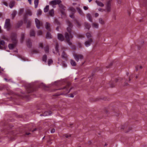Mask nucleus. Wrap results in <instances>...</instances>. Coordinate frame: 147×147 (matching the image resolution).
Wrapping results in <instances>:
<instances>
[{"label": "nucleus", "instance_id": "1", "mask_svg": "<svg viewBox=\"0 0 147 147\" xmlns=\"http://www.w3.org/2000/svg\"><path fill=\"white\" fill-rule=\"evenodd\" d=\"M67 24L68 27L67 28V30L69 32V34L66 32H65V36L67 43L69 45H72V43L70 41V38H73V36L71 34V30L73 26L72 24L69 21L67 22Z\"/></svg>", "mask_w": 147, "mask_h": 147}, {"label": "nucleus", "instance_id": "2", "mask_svg": "<svg viewBox=\"0 0 147 147\" xmlns=\"http://www.w3.org/2000/svg\"><path fill=\"white\" fill-rule=\"evenodd\" d=\"M61 2V0H53L49 2V4L53 8L56 7L57 4H59Z\"/></svg>", "mask_w": 147, "mask_h": 147}, {"label": "nucleus", "instance_id": "3", "mask_svg": "<svg viewBox=\"0 0 147 147\" xmlns=\"http://www.w3.org/2000/svg\"><path fill=\"white\" fill-rule=\"evenodd\" d=\"M111 0H109L107 1L106 3L105 10L108 12H110L111 11Z\"/></svg>", "mask_w": 147, "mask_h": 147}, {"label": "nucleus", "instance_id": "4", "mask_svg": "<svg viewBox=\"0 0 147 147\" xmlns=\"http://www.w3.org/2000/svg\"><path fill=\"white\" fill-rule=\"evenodd\" d=\"M74 57V59L75 60L77 61H78L80 59V60H82L83 59L84 57L83 55L81 54H74L73 55Z\"/></svg>", "mask_w": 147, "mask_h": 147}, {"label": "nucleus", "instance_id": "5", "mask_svg": "<svg viewBox=\"0 0 147 147\" xmlns=\"http://www.w3.org/2000/svg\"><path fill=\"white\" fill-rule=\"evenodd\" d=\"M10 20L9 19H7L5 22L4 27L8 30L10 28Z\"/></svg>", "mask_w": 147, "mask_h": 147}, {"label": "nucleus", "instance_id": "6", "mask_svg": "<svg viewBox=\"0 0 147 147\" xmlns=\"http://www.w3.org/2000/svg\"><path fill=\"white\" fill-rule=\"evenodd\" d=\"M35 22L36 27L39 29L42 26V22H40L38 19L36 18Z\"/></svg>", "mask_w": 147, "mask_h": 147}, {"label": "nucleus", "instance_id": "7", "mask_svg": "<svg viewBox=\"0 0 147 147\" xmlns=\"http://www.w3.org/2000/svg\"><path fill=\"white\" fill-rule=\"evenodd\" d=\"M93 42L92 38H91L88 40L84 42V44L86 46L88 47L90 46V45Z\"/></svg>", "mask_w": 147, "mask_h": 147}, {"label": "nucleus", "instance_id": "8", "mask_svg": "<svg viewBox=\"0 0 147 147\" xmlns=\"http://www.w3.org/2000/svg\"><path fill=\"white\" fill-rule=\"evenodd\" d=\"M58 5L62 14L63 15H65V13L64 10H65V7L62 4H60V3Z\"/></svg>", "mask_w": 147, "mask_h": 147}, {"label": "nucleus", "instance_id": "9", "mask_svg": "<svg viewBox=\"0 0 147 147\" xmlns=\"http://www.w3.org/2000/svg\"><path fill=\"white\" fill-rule=\"evenodd\" d=\"M57 37L58 39L60 41H63L64 40V36L63 35L61 34H58Z\"/></svg>", "mask_w": 147, "mask_h": 147}, {"label": "nucleus", "instance_id": "10", "mask_svg": "<svg viewBox=\"0 0 147 147\" xmlns=\"http://www.w3.org/2000/svg\"><path fill=\"white\" fill-rule=\"evenodd\" d=\"M51 114V111H46L43 114H40V116H49Z\"/></svg>", "mask_w": 147, "mask_h": 147}, {"label": "nucleus", "instance_id": "11", "mask_svg": "<svg viewBox=\"0 0 147 147\" xmlns=\"http://www.w3.org/2000/svg\"><path fill=\"white\" fill-rule=\"evenodd\" d=\"M24 21L28 24V25H27V27L29 28L31 24V21L30 20H28L26 18H25Z\"/></svg>", "mask_w": 147, "mask_h": 147}, {"label": "nucleus", "instance_id": "12", "mask_svg": "<svg viewBox=\"0 0 147 147\" xmlns=\"http://www.w3.org/2000/svg\"><path fill=\"white\" fill-rule=\"evenodd\" d=\"M62 57L64 59H66L68 57V56L67 54L65 53L64 51L63 50L62 51Z\"/></svg>", "mask_w": 147, "mask_h": 147}, {"label": "nucleus", "instance_id": "13", "mask_svg": "<svg viewBox=\"0 0 147 147\" xmlns=\"http://www.w3.org/2000/svg\"><path fill=\"white\" fill-rule=\"evenodd\" d=\"M70 85V84H67V85L66 86L64 87L63 88V89H66L67 94L69 93L70 92V90H71L72 88H71L69 90H68V87Z\"/></svg>", "mask_w": 147, "mask_h": 147}, {"label": "nucleus", "instance_id": "14", "mask_svg": "<svg viewBox=\"0 0 147 147\" xmlns=\"http://www.w3.org/2000/svg\"><path fill=\"white\" fill-rule=\"evenodd\" d=\"M92 26L93 28H98L99 25L97 23H93L92 24Z\"/></svg>", "mask_w": 147, "mask_h": 147}, {"label": "nucleus", "instance_id": "15", "mask_svg": "<svg viewBox=\"0 0 147 147\" xmlns=\"http://www.w3.org/2000/svg\"><path fill=\"white\" fill-rule=\"evenodd\" d=\"M49 15L53 17L54 15V12L53 9L51 10L49 12Z\"/></svg>", "mask_w": 147, "mask_h": 147}, {"label": "nucleus", "instance_id": "16", "mask_svg": "<svg viewBox=\"0 0 147 147\" xmlns=\"http://www.w3.org/2000/svg\"><path fill=\"white\" fill-rule=\"evenodd\" d=\"M46 37L48 39H51L52 38V36L50 33L49 32H47L46 34Z\"/></svg>", "mask_w": 147, "mask_h": 147}, {"label": "nucleus", "instance_id": "17", "mask_svg": "<svg viewBox=\"0 0 147 147\" xmlns=\"http://www.w3.org/2000/svg\"><path fill=\"white\" fill-rule=\"evenodd\" d=\"M96 2L98 6L100 7H103L104 5V4L98 1H96Z\"/></svg>", "mask_w": 147, "mask_h": 147}, {"label": "nucleus", "instance_id": "18", "mask_svg": "<svg viewBox=\"0 0 147 147\" xmlns=\"http://www.w3.org/2000/svg\"><path fill=\"white\" fill-rule=\"evenodd\" d=\"M87 17L89 21L92 22V21L91 16L90 13H88L87 14Z\"/></svg>", "mask_w": 147, "mask_h": 147}, {"label": "nucleus", "instance_id": "19", "mask_svg": "<svg viewBox=\"0 0 147 147\" xmlns=\"http://www.w3.org/2000/svg\"><path fill=\"white\" fill-rule=\"evenodd\" d=\"M38 3H39V0H34V7L35 8H36L38 7Z\"/></svg>", "mask_w": 147, "mask_h": 147}, {"label": "nucleus", "instance_id": "20", "mask_svg": "<svg viewBox=\"0 0 147 147\" xmlns=\"http://www.w3.org/2000/svg\"><path fill=\"white\" fill-rule=\"evenodd\" d=\"M5 44V42L3 40H1L0 41V49H3V47L1 46V45L2 46H4Z\"/></svg>", "mask_w": 147, "mask_h": 147}, {"label": "nucleus", "instance_id": "21", "mask_svg": "<svg viewBox=\"0 0 147 147\" xmlns=\"http://www.w3.org/2000/svg\"><path fill=\"white\" fill-rule=\"evenodd\" d=\"M15 2L13 1H11L9 4V7L11 8H12L14 5Z\"/></svg>", "mask_w": 147, "mask_h": 147}, {"label": "nucleus", "instance_id": "22", "mask_svg": "<svg viewBox=\"0 0 147 147\" xmlns=\"http://www.w3.org/2000/svg\"><path fill=\"white\" fill-rule=\"evenodd\" d=\"M84 26L86 28L89 29L90 27V24L87 22L84 23Z\"/></svg>", "mask_w": 147, "mask_h": 147}, {"label": "nucleus", "instance_id": "23", "mask_svg": "<svg viewBox=\"0 0 147 147\" xmlns=\"http://www.w3.org/2000/svg\"><path fill=\"white\" fill-rule=\"evenodd\" d=\"M17 13V12L16 11H13L11 15V17L12 19H13Z\"/></svg>", "mask_w": 147, "mask_h": 147}, {"label": "nucleus", "instance_id": "24", "mask_svg": "<svg viewBox=\"0 0 147 147\" xmlns=\"http://www.w3.org/2000/svg\"><path fill=\"white\" fill-rule=\"evenodd\" d=\"M50 25L49 23L47 22L45 25V28H46L48 30H50Z\"/></svg>", "mask_w": 147, "mask_h": 147}, {"label": "nucleus", "instance_id": "25", "mask_svg": "<svg viewBox=\"0 0 147 147\" xmlns=\"http://www.w3.org/2000/svg\"><path fill=\"white\" fill-rule=\"evenodd\" d=\"M98 20L99 23L100 24L102 25H104L105 24V22L104 21L102 18H100Z\"/></svg>", "mask_w": 147, "mask_h": 147}, {"label": "nucleus", "instance_id": "26", "mask_svg": "<svg viewBox=\"0 0 147 147\" xmlns=\"http://www.w3.org/2000/svg\"><path fill=\"white\" fill-rule=\"evenodd\" d=\"M70 63L71 65L73 66H75L76 64L75 61L73 59L70 60Z\"/></svg>", "mask_w": 147, "mask_h": 147}, {"label": "nucleus", "instance_id": "27", "mask_svg": "<svg viewBox=\"0 0 147 147\" xmlns=\"http://www.w3.org/2000/svg\"><path fill=\"white\" fill-rule=\"evenodd\" d=\"M77 10L78 11V13L81 15H82L83 14V13L81 9L79 7L77 8Z\"/></svg>", "mask_w": 147, "mask_h": 147}, {"label": "nucleus", "instance_id": "28", "mask_svg": "<svg viewBox=\"0 0 147 147\" xmlns=\"http://www.w3.org/2000/svg\"><path fill=\"white\" fill-rule=\"evenodd\" d=\"M86 36L89 39L91 38H92V36L91 34L89 32H88L86 34Z\"/></svg>", "mask_w": 147, "mask_h": 147}, {"label": "nucleus", "instance_id": "29", "mask_svg": "<svg viewBox=\"0 0 147 147\" xmlns=\"http://www.w3.org/2000/svg\"><path fill=\"white\" fill-rule=\"evenodd\" d=\"M30 36H35V33L33 30H32L30 32Z\"/></svg>", "mask_w": 147, "mask_h": 147}, {"label": "nucleus", "instance_id": "30", "mask_svg": "<svg viewBox=\"0 0 147 147\" xmlns=\"http://www.w3.org/2000/svg\"><path fill=\"white\" fill-rule=\"evenodd\" d=\"M49 9V6L48 5H47L46 7L44 8V12H47L48 11Z\"/></svg>", "mask_w": 147, "mask_h": 147}, {"label": "nucleus", "instance_id": "31", "mask_svg": "<svg viewBox=\"0 0 147 147\" xmlns=\"http://www.w3.org/2000/svg\"><path fill=\"white\" fill-rule=\"evenodd\" d=\"M14 46L15 45L13 44H9L8 45V47L10 49H13Z\"/></svg>", "mask_w": 147, "mask_h": 147}, {"label": "nucleus", "instance_id": "32", "mask_svg": "<svg viewBox=\"0 0 147 147\" xmlns=\"http://www.w3.org/2000/svg\"><path fill=\"white\" fill-rule=\"evenodd\" d=\"M70 10L71 11V13L72 14H74L76 11V10L74 8L72 7H71L70 8Z\"/></svg>", "mask_w": 147, "mask_h": 147}, {"label": "nucleus", "instance_id": "33", "mask_svg": "<svg viewBox=\"0 0 147 147\" xmlns=\"http://www.w3.org/2000/svg\"><path fill=\"white\" fill-rule=\"evenodd\" d=\"M47 56L46 55H44L42 57V61L45 62H46L47 59Z\"/></svg>", "mask_w": 147, "mask_h": 147}, {"label": "nucleus", "instance_id": "34", "mask_svg": "<svg viewBox=\"0 0 147 147\" xmlns=\"http://www.w3.org/2000/svg\"><path fill=\"white\" fill-rule=\"evenodd\" d=\"M42 13V11H41V9H39L37 11V16H40L41 15Z\"/></svg>", "mask_w": 147, "mask_h": 147}, {"label": "nucleus", "instance_id": "35", "mask_svg": "<svg viewBox=\"0 0 147 147\" xmlns=\"http://www.w3.org/2000/svg\"><path fill=\"white\" fill-rule=\"evenodd\" d=\"M24 34H21V38L20 39V41L21 42H23L24 39Z\"/></svg>", "mask_w": 147, "mask_h": 147}, {"label": "nucleus", "instance_id": "36", "mask_svg": "<svg viewBox=\"0 0 147 147\" xmlns=\"http://www.w3.org/2000/svg\"><path fill=\"white\" fill-rule=\"evenodd\" d=\"M59 46V45L58 43H57L56 44V46L55 47V49L57 52L58 53V54L59 55H60V54L59 53V51L58 50V47Z\"/></svg>", "mask_w": 147, "mask_h": 147}, {"label": "nucleus", "instance_id": "37", "mask_svg": "<svg viewBox=\"0 0 147 147\" xmlns=\"http://www.w3.org/2000/svg\"><path fill=\"white\" fill-rule=\"evenodd\" d=\"M45 51L46 53H48L49 52V47L48 46L46 47L45 49Z\"/></svg>", "mask_w": 147, "mask_h": 147}, {"label": "nucleus", "instance_id": "38", "mask_svg": "<svg viewBox=\"0 0 147 147\" xmlns=\"http://www.w3.org/2000/svg\"><path fill=\"white\" fill-rule=\"evenodd\" d=\"M53 62V60L51 59H49L48 61V64L49 65H51Z\"/></svg>", "mask_w": 147, "mask_h": 147}, {"label": "nucleus", "instance_id": "39", "mask_svg": "<svg viewBox=\"0 0 147 147\" xmlns=\"http://www.w3.org/2000/svg\"><path fill=\"white\" fill-rule=\"evenodd\" d=\"M142 67L141 66H137L136 67V71H138V69H142Z\"/></svg>", "mask_w": 147, "mask_h": 147}, {"label": "nucleus", "instance_id": "40", "mask_svg": "<svg viewBox=\"0 0 147 147\" xmlns=\"http://www.w3.org/2000/svg\"><path fill=\"white\" fill-rule=\"evenodd\" d=\"M62 66L64 67H66L67 66V65L64 62H63L62 63Z\"/></svg>", "mask_w": 147, "mask_h": 147}, {"label": "nucleus", "instance_id": "41", "mask_svg": "<svg viewBox=\"0 0 147 147\" xmlns=\"http://www.w3.org/2000/svg\"><path fill=\"white\" fill-rule=\"evenodd\" d=\"M42 32L41 31H39L37 32V35L38 36L41 35L42 34Z\"/></svg>", "mask_w": 147, "mask_h": 147}, {"label": "nucleus", "instance_id": "42", "mask_svg": "<svg viewBox=\"0 0 147 147\" xmlns=\"http://www.w3.org/2000/svg\"><path fill=\"white\" fill-rule=\"evenodd\" d=\"M31 42L29 40H28L27 42V45L29 47H30L31 46Z\"/></svg>", "mask_w": 147, "mask_h": 147}, {"label": "nucleus", "instance_id": "43", "mask_svg": "<svg viewBox=\"0 0 147 147\" xmlns=\"http://www.w3.org/2000/svg\"><path fill=\"white\" fill-rule=\"evenodd\" d=\"M26 14L27 15H29L30 16H31L32 15V12L30 11H28Z\"/></svg>", "mask_w": 147, "mask_h": 147}, {"label": "nucleus", "instance_id": "44", "mask_svg": "<svg viewBox=\"0 0 147 147\" xmlns=\"http://www.w3.org/2000/svg\"><path fill=\"white\" fill-rule=\"evenodd\" d=\"M24 12V9H21L19 11V14H22L23 12Z\"/></svg>", "mask_w": 147, "mask_h": 147}, {"label": "nucleus", "instance_id": "45", "mask_svg": "<svg viewBox=\"0 0 147 147\" xmlns=\"http://www.w3.org/2000/svg\"><path fill=\"white\" fill-rule=\"evenodd\" d=\"M84 9V10H86L88 9V7L84 6L83 7Z\"/></svg>", "mask_w": 147, "mask_h": 147}, {"label": "nucleus", "instance_id": "46", "mask_svg": "<svg viewBox=\"0 0 147 147\" xmlns=\"http://www.w3.org/2000/svg\"><path fill=\"white\" fill-rule=\"evenodd\" d=\"M69 16L71 18H74V14H72H72L70 15Z\"/></svg>", "mask_w": 147, "mask_h": 147}, {"label": "nucleus", "instance_id": "47", "mask_svg": "<svg viewBox=\"0 0 147 147\" xmlns=\"http://www.w3.org/2000/svg\"><path fill=\"white\" fill-rule=\"evenodd\" d=\"M18 25L19 26H21L22 24V21H20L18 23Z\"/></svg>", "mask_w": 147, "mask_h": 147}, {"label": "nucleus", "instance_id": "48", "mask_svg": "<svg viewBox=\"0 0 147 147\" xmlns=\"http://www.w3.org/2000/svg\"><path fill=\"white\" fill-rule=\"evenodd\" d=\"M39 47L42 48L43 47V45L42 43H41L39 45Z\"/></svg>", "mask_w": 147, "mask_h": 147}, {"label": "nucleus", "instance_id": "49", "mask_svg": "<svg viewBox=\"0 0 147 147\" xmlns=\"http://www.w3.org/2000/svg\"><path fill=\"white\" fill-rule=\"evenodd\" d=\"M132 77H133L132 75H130L129 77V81H130L131 80V78Z\"/></svg>", "mask_w": 147, "mask_h": 147}, {"label": "nucleus", "instance_id": "50", "mask_svg": "<svg viewBox=\"0 0 147 147\" xmlns=\"http://www.w3.org/2000/svg\"><path fill=\"white\" fill-rule=\"evenodd\" d=\"M76 23L79 26H81L80 24L78 21H76Z\"/></svg>", "mask_w": 147, "mask_h": 147}, {"label": "nucleus", "instance_id": "51", "mask_svg": "<svg viewBox=\"0 0 147 147\" xmlns=\"http://www.w3.org/2000/svg\"><path fill=\"white\" fill-rule=\"evenodd\" d=\"M55 129H53L51 130V133H54L55 132Z\"/></svg>", "mask_w": 147, "mask_h": 147}, {"label": "nucleus", "instance_id": "52", "mask_svg": "<svg viewBox=\"0 0 147 147\" xmlns=\"http://www.w3.org/2000/svg\"><path fill=\"white\" fill-rule=\"evenodd\" d=\"M69 97H71V98H73L74 97V95H73V94H70V96H69Z\"/></svg>", "mask_w": 147, "mask_h": 147}, {"label": "nucleus", "instance_id": "53", "mask_svg": "<svg viewBox=\"0 0 147 147\" xmlns=\"http://www.w3.org/2000/svg\"><path fill=\"white\" fill-rule=\"evenodd\" d=\"M99 15V14L97 13H96L95 14V16L96 17H98Z\"/></svg>", "mask_w": 147, "mask_h": 147}, {"label": "nucleus", "instance_id": "54", "mask_svg": "<svg viewBox=\"0 0 147 147\" xmlns=\"http://www.w3.org/2000/svg\"><path fill=\"white\" fill-rule=\"evenodd\" d=\"M65 136L66 138H68L69 136H70L66 134L65 135Z\"/></svg>", "mask_w": 147, "mask_h": 147}, {"label": "nucleus", "instance_id": "55", "mask_svg": "<svg viewBox=\"0 0 147 147\" xmlns=\"http://www.w3.org/2000/svg\"><path fill=\"white\" fill-rule=\"evenodd\" d=\"M28 0V1L29 3V4L30 5L31 4V3H32V0Z\"/></svg>", "mask_w": 147, "mask_h": 147}, {"label": "nucleus", "instance_id": "56", "mask_svg": "<svg viewBox=\"0 0 147 147\" xmlns=\"http://www.w3.org/2000/svg\"><path fill=\"white\" fill-rule=\"evenodd\" d=\"M78 46L79 47H81L82 45L80 43H79Z\"/></svg>", "mask_w": 147, "mask_h": 147}, {"label": "nucleus", "instance_id": "57", "mask_svg": "<svg viewBox=\"0 0 147 147\" xmlns=\"http://www.w3.org/2000/svg\"><path fill=\"white\" fill-rule=\"evenodd\" d=\"M29 134H30V133H26V135H28Z\"/></svg>", "mask_w": 147, "mask_h": 147}, {"label": "nucleus", "instance_id": "58", "mask_svg": "<svg viewBox=\"0 0 147 147\" xmlns=\"http://www.w3.org/2000/svg\"><path fill=\"white\" fill-rule=\"evenodd\" d=\"M56 29L57 30H59V28L58 27H57L56 28Z\"/></svg>", "mask_w": 147, "mask_h": 147}, {"label": "nucleus", "instance_id": "59", "mask_svg": "<svg viewBox=\"0 0 147 147\" xmlns=\"http://www.w3.org/2000/svg\"><path fill=\"white\" fill-rule=\"evenodd\" d=\"M1 32V27L0 26V33Z\"/></svg>", "mask_w": 147, "mask_h": 147}, {"label": "nucleus", "instance_id": "60", "mask_svg": "<svg viewBox=\"0 0 147 147\" xmlns=\"http://www.w3.org/2000/svg\"><path fill=\"white\" fill-rule=\"evenodd\" d=\"M128 85V84L127 83H125L124 85L125 86H127Z\"/></svg>", "mask_w": 147, "mask_h": 147}, {"label": "nucleus", "instance_id": "61", "mask_svg": "<svg viewBox=\"0 0 147 147\" xmlns=\"http://www.w3.org/2000/svg\"><path fill=\"white\" fill-rule=\"evenodd\" d=\"M98 10H99V11H101V8H99V9H98Z\"/></svg>", "mask_w": 147, "mask_h": 147}, {"label": "nucleus", "instance_id": "62", "mask_svg": "<svg viewBox=\"0 0 147 147\" xmlns=\"http://www.w3.org/2000/svg\"><path fill=\"white\" fill-rule=\"evenodd\" d=\"M36 130V129H35L34 130H32V131H35V130Z\"/></svg>", "mask_w": 147, "mask_h": 147}, {"label": "nucleus", "instance_id": "63", "mask_svg": "<svg viewBox=\"0 0 147 147\" xmlns=\"http://www.w3.org/2000/svg\"><path fill=\"white\" fill-rule=\"evenodd\" d=\"M4 80H5L6 81H7V79L6 78H4Z\"/></svg>", "mask_w": 147, "mask_h": 147}, {"label": "nucleus", "instance_id": "64", "mask_svg": "<svg viewBox=\"0 0 147 147\" xmlns=\"http://www.w3.org/2000/svg\"><path fill=\"white\" fill-rule=\"evenodd\" d=\"M107 144H105V146H107Z\"/></svg>", "mask_w": 147, "mask_h": 147}]
</instances>
